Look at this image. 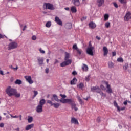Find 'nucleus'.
<instances>
[{"label":"nucleus","instance_id":"obj_1","mask_svg":"<svg viewBox=\"0 0 131 131\" xmlns=\"http://www.w3.org/2000/svg\"><path fill=\"white\" fill-rule=\"evenodd\" d=\"M6 93L9 97H12L15 96L16 98H20L21 94L20 93H17V89L12 88L11 86H9L6 89Z\"/></svg>","mask_w":131,"mask_h":131},{"label":"nucleus","instance_id":"obj_2","mask_svg":"<svg viewBox=\"0 0 131 131\" xmlns=\"http://www.w3.org/2000/svg\"><path fill=\"white\" fill-rule=\"evenodd\" d=\"M43 8L45 10H51L53 11L55 10V7H54V5L50 3H45L43 5Z\"/></svg>","mask_w":131,"mask_h":131},{"label":"nucleus","instance_id":"obj_3","mask_svg":"<svg viewBox=\"0 0 131 131\" xmlns=\"http://www.w3.org/2000/svg\"><path fill=\"white\" fill-rule=\"evenodd\" d=\"M18 47V43L16 42H12L8 45V50H14Z\"/></svg>","mask_w":131,"mask_h":131},{"label":"nucleus","instance_id":"obj_4","mask_svg":"<svg viewBox=\"0 0 131 131\" xmlns=\"http://www.w3.org/2000/svg\"><path fill=\"white\" fill-rule=\"evenodd\" d=\"M94 49V47H88L86 49V53L90 56H94V52L93 51Z\"/></svg>","mask_w":131,"mask_h":131},{"label":"nucleus","instance_id":"obj_5","mask_svg":"<svg viewBox=\"0 0 131 131\" xmlns=\"http://www.w3.org/2000/svg\"><path fill=\"white\" fill-rule=\"evenodd\" d=\"M72 60L71 59H69L68 60H65V61L62 62L60 63L61 67H65V66H68L70 64H71Z\"/></svg>","mask_w":131,"mask_h":131},{"label":"nucleus","instance_id":"obj_6","mask_svg":"<svg viewBox=\"0 0 131 131\" xmlns=\"http://www.w3.org/2000/svg\"><path fill=\"white\" fill-rule=\"evenodd\" d=\"M96 92L98 94H99L100 95V96H101L102 98H103H103H105L106 94L103 93V91L102 90H101V89H100L99 86L97 87Z\"/></svg>","mask_w":131,"mask_h":131},{"label":"nucleus","instance_id":"obj_7","mask_svg":"<svg viewBox=\"0 0 131 131\" xmlns=\"http://www.w3.org/2000/svg\"><path fill=\"white\" fill-rule=\"evenodd\" d=\"M105 84L106 85V92L108 93V94H111L112 93V89H111V86L108 83V82L106 81L105 82Z\"/></svg>","mask_w":131,"mask_h":131},{"label":"nucleus","instance_id":"obj_8","mask_svg":"<svg viewBox=\"0 0 131 131\" xmlns=\"http://www.w3.org/2000/svg\"><path fill=\"white\" fill-rule=\"evenodd\" d=\"M25 78L29 84L33 83V80L31 79V76H25Z\"/></svg>","mask_w":131,"mask_h":131},{"label":"nucleus","instance_id":"obj_9","mask_svg":"<svg viewBox=\"0 0 131 131\" xmlns=\"http://www.w3.org/2000/svg\"><path fill=\"white\" fill-rule=\"evenodd\" d=\"M131 18V13L130 12H127L126 13L125 16H124V20L125 21H129Z\"/></svg>","mask_w":131,"mask_h":131},{"label":"nucleus","instance_id":"obj_10","mask_svg":"<svg viewBox=\"0 0 131 131\" xmlns=\"http://www.w3.org/2000/svg\"><path fill=\"white\" fill-rule=\"evenodd\" d=\"M37 60L38 61V65L39 66H42L43 64V57H37Z\"/></svg>","mask_w":131,"mask_h":131},{"label":"nucleus","instance_id":"obj_11","mask_svg":"<svg viewBox=\"0 0 131 131\" xmlns=\"http://www.w3.org/2000/svg\"><path fill=\"white\" fill-rule=\"evenodd\" d=\"M42 107L41 105L39 104L37 106L36 108V111L37 113H41L42 112Z\"/></svg>","mask_w":131,"mask_h":131},{"label":"nucleus","instance_id":"obj_12","mask_svg":"<svg viewBox=\"0 0 131 131\" xmlns=\"http://www.w3.org/2000/svg\"><path fill=\"white\" fill-rule=\"evenodd\" d=\"M72 3L76 7H79V6L80 5V2L79 1V0H72Z\"/></svg>","mask_w":131,"mask_h":131},{"label":"nucleus","instance_id":"obj_13","mask_svg":"<svg viewBox=\"0 0 131 131\" xmlns=\"http://www.w3.org/2000/svg\"><path fill=\"white\" fill-rule=\"evenodd\" d=\"M105 3V0H97V4L98 7H102L104 3Z\"/></svg>","mask_w":131,"mask_h":131},{"label":"nucleus","instance_id":"obj_14","mask_svg":"<svg viewBox=\"0 0 131 131\" xmlns=\"http://www.w3.org/2000/svg\"><path fill=\"white\" fill-rule=\"evenodd\" d=\"M55 21L57 24H58V25H62L63 24L62 20H61V19H60V18L57 16L55 18Z\"/></svg>","mask_w":131,"mask_h":131},{"label":"nucleus","instance_id":"obj_15","mask_svg":"<svg viewBox=\"0 0 131 131\" xmlns=\"http://www.w3.org/2000/svg\"><path fill=\"white\" fill-rule=\"evenodd\" d=\"M76 82H77V79L74 77L70 82V83L71 85H74V84H76Z\"/></svg>","mask_w":131,"mask_h":131},{"label":"nucleus","instance_id":"obj_16","mask_svg":"<svg viewBox=\"0 0 131 131\" xmlns=\"http://www.w3.org/2000/svg\"><path fill=\"white\" fill-rule=\"evenodd\" d=\"M107 65L108 66V68L110 69H112V68H114V63L112 61H108L107 63Z\"/></svg>","mask_w":131,"mask_h":131},{"label":"nucleus","instance_id":"obj_17","mask_svg":"<svg viewBox=\"0 0 131 131\" xmlns=\"http://www.w3.org/2000/svg\"><path fill=\"white\" fill-rule=\"evenodd\" d=\"M33 126H34V124H31L30 125H28L26 126V128H25V130H29V129H31L32 128V127H33Z\"/></svg>","mask_w":131,"mask_h":131},{"label":"nucleus","instance_id":"obj_18","mask_svg":"<svg viewBox=\"0 0 131 131\" xmlns=\"http://www.w3.org/2000/svg\"><path fill=\"white\" fill-rule=\"evenodd\" d=\"M103 51L104 53L103 56H107V55H108V48H107L106 47H103Z\"/></svg>","mask_w":131,"mask_h":131},{"label":"nucleus","instance_id":"obj_19","mask_svg":"<svg viewBox=\"0 0 131 131\" xmlns=\"http://www.w3.org/2000/svg\"><path fill=\"white\" fill-rule=\"evenodd\" d=\"M45 104H46V100L45 99H41L39 102V105L43 107V105H45Z\"/></svg>","mask_w":131,"mask_h":131},{"label":"nucleus","instance_id":"obj_20","mask_svg":"<svg viewBox=\"0 0 131 131\" xmlns=\"http://www.w3.org/2000/svg\"><path fill=\"white\" fill-rule=\"evenodd\" d=\"M71 123H74L75 124H78V120H77V119H75V118H72Z\"/></svg>","mask_w":131,"mask_h":131},{"label":"nucleus","instance_id":"obj_21","mask_svg":"<svg viewBox=\"0 0 131 131\" xmlns=\"http://www.w3.org/2000/svg\"><path fill=\"white\" fill-rule=\"evenodd\" d=\"M71 106L72 109H74L75 111H77V110H78V108H77V107H76V104H75V102L73 103Z\"/></svg>","mask_w":131,"mask_h":131},{"label":"nucleus","instance_id":"obj_22","mask_svg":"<svg viewBox=\"0 0 131 131\" xmlns=\"http://www.w3.org/2000/svg\"><path fill=\"white\" fill-rule=\"evenodd\" d=\"M67 103H68V104L71 106L73 104H74V101L71 99H67Z\"/></svg>","mask_w":131,"mask_h":131},{"label":"nucleus","instance_id":"obj_23","mask_svg":"<svg viewBox=\"0 0 131 131\" xmlns=\"http://www.w3.org/2000/svg\"><path fill=\"white\" fill-rule=\"evenodd\" d=\"M89 26L91 27V28H92V29H94V28H96V24L94 23L93 22H91L89 24Z\"/></svg>","mask_w":131,"mask_h":131},{"label":"nucleus","instance_id":"obj_24","mask_svg":"<svg viewBox=\"0 0 131 131\" xmlns=\"http://www.w3.org/2000/svg\"><path fill=\"white\" fill-rule=\"evenodd\" d=\"M72 24H71V23H68L66 24V28H67V29H70L72 28Z\"/></svg>","mask_w":131,"mask_h":131},{"label":"nucleus","instance_id":"obj_25","mask_svg":"<svg viewBox=\"0 0 131 131\" xmlns=\"http://www.w3.org/2000/svg\"><path fill=\"white\" fill-rule=\"evenodd\" d=\"M71 11L72 13H75L77 12V10L76 9V7L75 6H72L71 8Z\"/></svg>","mask_w":131,"mask_h":131},{"label":"nucleus","instance_id":"obj_26","mask_svg":"<svg viewBox=\"0 0 131 131\" xmlns=\"http://www.w3.org/2000/svg\"><path fill=\"white\" fill-rule=\"evenodd\" d=\"M70 57V55H69V54L67 52H65V58H64V60L65 61H68V59H69Z\"/></svg>","mask_w":131,"mask_h":131},{"label":"nucleus","instance_id":"obj_27","mask_svg":"<svg viewBox=\"0 0 131 131\" xmlns=\"http://www.w3.org/2000/svg\"><path fill=\"white\" fill-rule=\"evenodd\" d=\"M53 98H54L55 101H56V102H59L60 100H59V99L58 98V96H57V95L53 94Z\"/></svg>","mask_w":131,"mask_h":131},{"label":"nucleus","instance_id":"obj_28","mask_svg":"<svg viewBox=\"0 0 131 131\" xmlns=\"http://www.w3.org/2000/svg\"><path fill=\"white\" fill-rule=\"evenodd\" d=\"M15 84H18V85H20V84H22V81L19 79H17L15 82H14Z\"/></svg>","mask_w":131,"mask_h":131},{"label":"nucleus","instance_id":"obj_29","mask_svg":"<svg viewBox=\"0 0 131 131\" xmlns=\"http://www.w3.org/2000/svg\"><path fill=\"white\" fill-rule=\"evenodd\" d=\"M61 104H60V103H53V107L55 108H59V107H60Z\"/></svg>","mask_w":131,"mask_h":131},{"label":"nucleus","instance_id":"obj_30","mask_svg":"<svg viewBox=\"0 0 131 131\" xmlns=\"http://www.w3.org/2000/svg\"><path fill=\"white\" fill-rule=\"evenodd\" d=\"M114 106H115V107H117V110H118L119 112H120V107H119V106H118V104H117V103L116 101L114 102Z\"/></svg>","mask_w":131,"mask_h":131},{"label":"nucleus","instance_id":"obj_31","mask_svg":"<svg viewBox=\"0 0 131 131\" xmlns=\"http://www.w3.org/2000/svg\"><path fill=\"white\" fill-rule=\"evenodd\" d=\"M123 68L124 70H127V69L128 68V63H126L123 66Z\"/></svg>","mask_w":131,"mask_h":131},{"label":"nucleus","instance_id":"obj_32","mask_svg":"<svg viewBox=\"0 0 131 131\" xmlns=\"http://www.w3.org/2000/svg\"><path fill=\"white\" fill-rule=\"evenodd\" d=\"M97 89H98V86L92 87L91 88V92H93V93L96 92Z\"/></svg>","mask_w":131,"mask_h":131},{"label":"nucleus","instance_id":"obj_33","mask_svg":"<svg viewBox=\"0 0 131 131\" xmlns=\"http://www.w3.org/2000/svg\"><path fill=\"white\" fill-rule=\"evenodd\" d=\"M33 121V118H32V117L29 116L28 118V121L29 123H31V122H32Z\"/></svg>","mask_w":131,"mask_h":131},{"label":"nucleus","instance_id":"obj_34","mask_svg":"<svg viewBox=\"0 0 131 131\" xmlns=\"http://www.w3.org/2000/svg\"><path fill=\"white\" fill-rule=\"evenodd\" d=\"M77 99L80 104V105H83V101H82V99L80 98V97L77 96Z\"/></svg>","mask_w":131,"mask_h":131},{"label":"nucleus","instance_id":"obj_35","mask_svg":"<svg viewBox=\"0 0 131 131\" xmlns=\"http://www.w3.org/2000/svg\"><path fill=\"white\" fill-rule=\"evenodd\" d=\"M59 102L62 103L63 104H66L67 103V99H62L59 100Z\"/></svg>","mask_w":131,"mask_h":131},{"label":"nucleus","instance_id":"obj_36","mask_svg":"<svg viewBox=\"0 0 131 131\" xmlns=\"http://www.w3.org/2000/svg\"><path fill=\"white\" fill-rule=\"evenodd\" d=\"M82 69L84 71H88V70H89V68L88 67V66L83 64V66L82 67Z\"/></svg>","mask_w":131,"mask_h":131},{"label":"nucleus","instance_id":"obj_37","mask_svg":"<svg viewBox=\"0 0 131 131\" xmlns=\"http://www.w3.org/2000/svg\"><path fill=\"white\" fill-rule=\"evenodd\" d=\"M51 25H52V23L51 21H48L46 24V27L49 28L51 27Z\"/></svg>","mask_w":131,"mask_h":131},{"label":"nucleus","instance_id":"obj_38","mask_svg":"<svg viewBox=\"0 0 131 131\" xmlns=\"http://www.w3.org/2000/svg\"><path fill=\"white\" fill-rule=\"evenodd\" d=\"M33 93H34V95L33 96V99H34V98H35V97L37 96L38 92L36 91H34Z\"/></svg>","mask_w":131,"mask_h":131},{"label":"nucleus","instance_id":"obj_39","mask_svg":"<svg viewBox=\"0 0 131 131\" xmlns=\"http://www.w3.org/2000/svg\"><path fill=\"white\" fill-rule=\"evenodd\" d=\"M76 51L79 55H81V54H82V50L81 49L78 48Z\"/></svg>","mask_w":131,"mask_h":131},{"label":"nucleus","instance_id":"obj_40","mask_svg":"<svg viewBox=\"0 0 131 131\" xmlns=\"http://www.w3.org/2000/svg\"><path fill=\"white\" fill-rule=\"evenodd\" d=\"M117 62H120L121 63H122L123 62L124 60L123 58L120 57L117 59Z\"/></svg>","mask_w":131,"mask_h":131},{"label":"nucleus","instance_id":"obj_41","mask_svg":"<svg viewBox=\"0 0 131 131\" xmlns=\"http://www.w3.org/2000/svg\"><path fill=\"white\" fill-rule=\"evenodd\" d=\"M90 77H91V75H89L88 76L85 77V81H90Z\"/></svg>","mask_w":131,"mask_h":131},{"label":"nucleus","instance_id":"obj_42","mask_svg":"<svg viewBox=\"0 0 131 131\" xmlns=\"http://www.w3.org/2000/svg\"><path fill=\"white\" fill-rule=\"evenodd\" d=\"M47 104H49L51 106H53L54 105V103L52 101V100H47Z\"/></svg>","mask_w":131,"mask_h":131},{"label":"nucleus","instance_id":"obj_43","mask_svg":"<svg viewBox=\"0 0 131 131\" xmlns=\"http://www.w3.org/2000/svg\"><path fill=\"white\" fill-rule=\"evenodd\" d=\"M119 2L121 3V4H126L127 1L126 0H119Z\"/></svg>","mask_w":131,"mask_h":131},{"label":"nucleus","instance_id":"obj_44","mask_svg":"<svg viewBox=\"0 0 131 131\" xmlns=\"http://www.w3.org/2000/svg\"><path fill=\"white\" fill-rule=\"evenodd\" d=\"M110 27V22H106L105 23V27L106 28H109Z\"/></svg>","mask_w":131,"mask_h":131},{"label":"nucleus","instance_id":"obj_45","mask_svg":"<svg viewBox=\"0 0 131 131\" xmlns=\"http://www.w3.org/2000/svg\"><path fill=\"white\" fill-rule=\"evenodd\" d=\"M39 51L41 54H45L46 53V51H45V50H43L42 49H41V48H40L39 49Z\"/></svg>","mask_w":131,"mask_h":131},{"label":"nucleus","instance_id":"obj_46","mask_svg":"<svg viewBox=\"0 0 131 131\" xmlns=\"http://www.w3.org/2000/svg\"><path fill=\"white\" fill-rule=\"evenodd\" d=\"M73 49L74 50H77L78 49V48L77 47V45L74 44V45L73 46Z\"/></svg>","mask_w":131,"mask_h":131},{"label":"nucleus","instance_id":"obj_47","mask_svg":"<svg viewBox=\"0 0 131 131\" xmlns=\"http://www.w3.org/2000/svg\"><path fill=\"white\" fill-rule=\"evenodd\" d=\"M108 18H109V15L105 14L104 15V20L106 21V20H108Z\"/></svg>","mask_w":131,"mask_h":131},{"label":"nucleus","instance_id":"obj_48","mask_svg":"<svg viewBox=\"0 0 131 131\" xmlns=\"http://www.w3.org/2000/svg\"><path fill=\"white\" fill-rule=\"evenodd\" d=\"M83 86H84V85H83V83H80L78 86L79 89H82V88H83Z\"/></svg>","mask_w":131,"mask_h":131},{"label":"nucleus","instance_id":"obj_49","mask_svg":"<svg viewBox=\"0 0 131 131\" xmlns=\"http://www.w3.org/2000/svg\"><path fill=\"white\" fill-rule=\"evenodd\" d=\"M100 89H101V90H102V91H106V88H105L103 85H100Z\"/></svg>","mask_w":131,"mask_h":131},{"label":"nucleus","instance_id":"obj_50","mask_svg":"<svg viewBox=\"0 0 131 131\" xmlns=\"http://www.w3.org/2000/svg\"><path fill=\"white\" fill-rule=\"evenodd\" d=\"M86 16H84V17H82V18H81V21L82 22H83V21H84L85 20H86Z\"/></svg>","mask_w":131,"mask_h":131},{"label":"nucleus","instance_id":"obj_51","mask_svg":"<svg viewBox=\"0 0 131 131\" xmlns=\"http://www.w3.org/2000/svg\"><path fill=\"white\" fill-rule=\"evenodd\" d=\"M113 4L114 5L115 8H118V5H117L116 3L114 2Z\"/></svg>","mask_w":131,"mask_h":131},{"label":"nucleus","instance_id":"obj_52","mask_svg":"<svg viewBox=\"0 0 131 131\" xmlns=\"http://www.w3.org/2000/svg\"><path fill=\"white\" fill-rule=\"evenodd\" d=\"M97 122H101V118L100 117H98L97 118Z\"/></svg>","mask_w":131,"mask_h":131},{"label":"nucleus","instance_id":"obj_53","mask_svg":"<svg viewBox=\"0 0 131 131\" xmlns=\"http://www.w3.org/2000/svg\"><path fill=\"white\" fill-rule=\"evenodd\" d=\"M32 40H36V36L33 35L32 37Z\"/></svg>","mask_w":131,"mask_h":131},{"label":"nucleus","instance_id":"obj_54","mask_svg":"<svg viewBox=\"0 0 131 131\" xmlns=\"http://www.w3.org/2000/svg\"><path fill=\"white\" fill-rule=\"evenodd\" d=\"M10 116L11 117H12V118H18V117H19L18 116H13L11 114H10Z\"/></svg>","mask_w":131,"mask_h":131},{"label":"nucleus","instance_id":"obj_55","mask_svg":"<svg viewBox=\"0 0 131 131\" xmlns=\"http://www.w3.org/2000/svg\"><path fill=\"white\" fill-rule=\"evenodd\" d=\"M72 74L73 75H76L77 74V72H76V71H74L72 73Z\"/></svg>","mask_w":131,"mask_h":131},{"label":"nucleus","instance_id":"obj_56","mask_svg":"<svg viewBox=\"0 0 131 131\" xmlns=\"http://www.w3.org/2000/svg\"><path fill=\"white\" fill-rule=\"evenodd\" d=\"M5 35H2V34H0V39H2V38H5Z\"/></svg>","mask_w":131,"mask_h":131},{"label":"nucleus","instance_id":"obj_57","mask_svg":"<svg viewBox=\"0 0 131 131\" xmlns=\"http://www.w3.org/2000/svg\"><path fill=\"white\" fill-rule=\"evenodd\" d=\"M115 56H116V52H112V56L115 57Z\"/></svg>","mask_w":131,"mask_h":131},{"label":"nucleus","instance_id":"obj_58","mask_svg":"<svg viewBox=\"0 0 131 131\" xmlns=\"http://www.w3.org/2000/svg\"><path fill=\"white\" fill-rule=\"evenodd\" d=\"M4 125H5V124H4V123H0V127L3 128V127H4Z\"/></svg>","mask_w":131,"mask_h":131},{"label":"nucleus","instance_id":"obj_59","mask_svg":"<svg viewBox=\"0 0 131 131\" xmlns=\"http://www.w3.org/2000/svg\"><path fill=\"white\" fill-rule=\"evenodd\" d=\"M46 73H49V68H46L45 69Z\"/></svg>","mask_w":131,"mask_h":131},{"label":"nucleus","instance_id":"obj_60","mask_svg":"<svg viewBox=\"0 0 131 131\" xmlns=\"http://www.w3.org/2000/svg\"><path fill=\"white\" fill-rule=\"evenodd\" d=\"M60 97H61L63 98H66V96L65 95L60 94Z\"/></svg>","mask_w":131,"mask_h":131},{"label":"nucleus","instance_id":"obj_61","mask_svg":"<svg viewBox=\"0 0 131 131\" xmlns=\"http://www.w3.org/2000/svg\"><path fill=\"white\" fill-rule=\"evenodd\" d=\"M59 63V61L57 59H55V61L54 62V65H56V64H58Z\"/></svg>","mask_w":131,"mask_h":131},{"label":"nucleus","instance_id":"obj_62","mask_svg":"<svg viewBox=\"0 0 131 131\" xmlns=\"http://www.w3.org/2000/svg\"><path fill=\"white\" fill-rule=\"evenodd\" d=\"M0 74H1V75H5V74H4V72L2 70H0Z\"/></svg>","mask_w":131,"mask_h":131},{"label":"nucleus","instance_id":"obj_63","mask_svg":"<svg viewBox=\"0 0 131 131\" xmlns=\"http://www.w3.org/2000/svg\"><path fill=\"white\" fill-rule=\"evenodd\" d=\"M27 28V26L26 25H25L24 28H23V31H24L25 30V29H26Z\"/></svg>","mask_w":131,"mask_h":131},{"label":"nucleus","instance_id":"obj_64","mask_svg":"<svg viewBox=\"0 0 131 131\" xmlns=\"http://www.w3.org/2000/svg\"><path fill=\"white\" fill-rule=\"evenodd\" d=\"M124 105H127V101H125L123 102Z\"/></svg>","mask_w":131,"mask_h":131}]
</instances>
